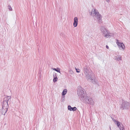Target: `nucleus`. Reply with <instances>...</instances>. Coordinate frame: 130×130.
<instances>
[{
    "mask_svg": "<svg viewBox=\"0 0 130 130\" xmlns=\"http://www.w3.org/2000/svg\"><path fill=\"white\" fill-rule=\"evenodd\" d=\"M117 43L120 49L123 50L124 49L125 46L123 43L119 42V40H117Z\"/></svg>",
    "mask_w": 130,
    "mask_h": 130,
    "instance_id": "1",
    "label": "nucleus"
},
{
    "mask_svg": "<svg viewBox=\"0 0 130 130\" xmlns=\"http://www.w3.org/2000/svg\"><path fill=\"white\" fill-rule=\"evenodd\" d=\"M74 22L73 23V26L74 27L77 26L78 22V19L77 17H75L74 19Z\"/></svg>",
    "mask_w": 130,
    "mask_h": 130,
    "instance_id": "2",
    "label": "nucleus"
},
{
    "mask_svg": "<svg viewBox=\"0 0 130 130\" xmlns=\"http://www.w3.org/2000/svg\"><path fill=\"white\" fill-rule=\"evenodd\" d=\"M68 109L70 111H75L77 109V108L75 107H72L70 106L69 105L68 107Z\"/></svg>",
    "mask_w": 130,
    "mask_h": 130,
    "instance_id": "3",
    "label": "nucleus"
},
{
    "mask_svg": "<svg viewBox=\"0 0 130 130\" xmlns=\"http://www.w3.org/2000/svg\"><path fill=\"white\" fill-rule=\"evenodd\" d=\"M95 15H96V16H97V18L99 19V20H100L101 18V17L100 15L99 14V13L98 12H97L96 11H95V10H94Z\"/></svg>",
    "mask_w": 130,
    "mask_h": 130,
    "instance_id": "4",
    "label": "nucleus"
},
{
    "mask_svg": "<svg viewBox=\"0 0 130 130\" xmlns=\"http://www.w3.org/2000/svg\"><path fill=\"white\" fill-rule=\"evenodd\" d=\"M57 74L55 73L53 75V77L54 78L53 79V81L54 82H56L58 80V78L57 77Z\"/></svg>",
    "mask_w": 130,
    "mask_h": 130,
    "instance_id": "5",
    "label": "nucleus"
},
{
    "mask_svg": "<svg viewBox=\"0 0 130 130\" xmlns=\"http://www.w3.org/2000/svg\"><path fill=\"white\" fill-rule=\"evenodd\" d=\"M52 69L53 70H54L57 72H59L60 73H61L60 72V69L57 68V69L55 68H52Z\"/></svg>",
    "mask_w": 130,
    "mask_h": 130,
    "instance_id": "6",
    "label": "nucleus"
},
{
    "mask_svg": "<svg viewBox=\"0 0 130 130\" xmlns=\"http://www.w3.org/2000/svg\"><path fill=\"white\" fill-rule=\"evenodd\" d=\"M103 31H102L103 32V33L105 35H106V34H107L108 32L106 29L105 28H104V29H103Z\"/></svg>",
    "mask_w": 130,
    "mask_h": 130,
    "instance_id": "7",
    "label": "nucleus"
},
{
    "mask_svg": "<svg viewBox=\"0 0 130 130\" xmlns=\"http://www.w3.org/2000/svg\"><path fill=\"white\" fill-rule=\"evenodd\" d=\"M67 92V90L66 89H64L63 91L62 92V95H64L66 94Z\"/></svg>",
    "mask_w": 130,
    "mask_h": 130,
    "instance_id": "8",
    "label": "nucleus"
},
{
    "mask_svg": "<svg viewBox=\"0 0 130 130\" xmlns=\"http://www.w3.org/2000/svg\"><path fill=\"white\" fill-rule=\"evenodd\" d=\"M110 36L109 33L108 32L107 34H106V35H104V36L106 38H108Z\"/></svg>",
    "mask_w": 130,
    "mask_h": 130,
    "instance_id": "9",
    "label": "nucleus"
},
{
    "mask_svg": "<svg viewBox=\"0 0 130 130\" xmlns=\"http://www.w3.org/2000/svg\"><path fill=\"white\" fill-rule=\"evenodd\" d=\"M116 121L117 122V125L119 127H120L119 126L120 125V123L118 121Z\"/></svg>",
    "mask_w": 130,
    "mask_h": 130,
    "instance_id": "10",
    "label": "nucleus"
},
{
    "mask_svg": "<svg viewBox=\"0 0 130 130\" xmlns=\"http://www.w3.org/2000/svg\"><path fill=\"white\" fill-rule=\"evenodd\" d=\"M76 70V71L77 73H79L80 72V70L79 69H77L75 68Z\"/></svg>",
    "mask_w": 130,
    "mask_h": 130,
    "instance_id": "11",
    "label": "nucleus"
},
{
    "mask_svg": "<svg viewBox=\"0 0 130 130\" xmlns=\"http://www.w3.org/2000/svg\"><path fill=\"white\" fill-rule=\"evenodd\" d=\"M9 10L10 11H12V8L10 7V6H9Z\"/></svg>",
    "mask_w": 130,
    "mask_h": 130,
    "instance_id": "12",
    "label": "nucleus"
},
{
    "mask_svg": "<svg viewBox=\"0 0 130 130\" xmlns=\"http://www.w3.org/2000/svg\"><path fill=\"white\" fill-rule=\"evenodd\" d=\"M121 57H119V58H117L116 59L117 60H120L121 59Z\"/></svg>",
    "mask_w": 130,
    "mask_h": 130,
    "instance_id": "13",
    "label": "nucleus"
},
{
    "mask_svg": "<svg viewBox=\"0 0 130 130\" xmlns=\"http://www.w3.org/2000/svg\"><path fill=\"white\" fill-rule=\"evenodd\" d=\"M120 130H123L124 128L123 127H122L121 128H120Z\"/></svg>",
    "mask_w": 130,
    "mask_h": 130,
    "instance_id": "14",
    "label": "nucleus"
},
{
    "mask_svg": "<svg viewBox=\"0 0 130 130\" xmlns=\"http://www.w3.org/2000/svg\"><path fill=\"white\" fill-rule=\"evenodd\" d=\"M106 47L107 49H108L109 47L107 45H106Z\"/></svg>",
    "mask_w": 130,
    "mask_h": 130,
    "instance_id": "15",
    "label": "nucleus"
}]
</instances>
